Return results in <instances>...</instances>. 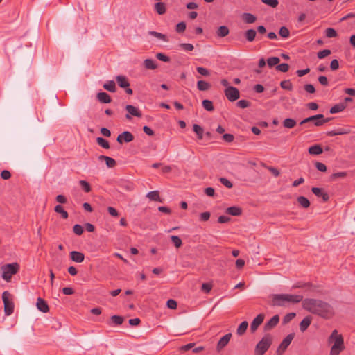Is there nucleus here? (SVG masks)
<instances>
[{
  "label": "nucleus",
  "instance_id": "obj_1",
  "mask_svg": "<svg viewBox=\"0 0 355 355\" xmlns=\"http://www.w3.org/2000/svg\"><path fill=\"white\" fill-rule=\"evenodd\" d=\"M302 305L304 310L326 320L334 315L333 306L319 299L306 298L302 301Z\"/></svg>",
  "mask_w": 355,
  "mask_h": 355
},
{
  "label": "nucleus",
  "instance_id": "obj_2",
  "mask_svg": "<svg viewBox=\"0 0 355 355\" xmlns=\"http://www.w3.org/2000/svg\"><path fill=\"white\" fill-rule=\"evenodd\" d=\"M303 300L302 295L274 294L272 296L271 303L274 306H284L287 303L297 304Z\"/></svg>",
  "mask_w": 355,
  "mask_h": 355
},
{
  "label": "nucleus",
  "instance_id": "obj_3",
  "mask_svg": "<svg viewBox=\"0 0 355 355\" xmlns=\"http://www.w3.org/2000/svg\"><path fill=\"white\" fill-rule=\"evenodd\" d=\"M329 343H334L330 351V355H339L345 349L343 336L338 334L337 330H334L328 338Z\"/></svg>",
  "mask_w": 355,
  "mask_h": 355
},
{
  "label": "nucleus",
  "instance_id": "obj_4",
  "mask_svg": "<svg viewBox=\"0 0 355 355\" xmlns=\"http://www.w3.org/2000/svg\"><path fill=\"white\" fill-rule=\"evenodd\" d=\"M2 278L6 282H10L12 275H15L19 270V265L17 263L6 264L1 268Z\"/></svg>",
  "mask_w": 355,
  "mask_h": 355
},
{
  "label": "nucleus",
  "instance_id": "obj_5",
  "mask_svg": "<svg viewBox=\"0 0 355 355\" xmlns=\"http://www.w3.org/2000/svg\"><path fill=\"white\" fill-rule=\"evenodd\" d=\"M272 344V338L270 335H266L257 344L255 347L256 355H263Z\"/></svg>",
  "mask_w": 355,
  "mask_h": 355
},
{
  "label": "nucleus",
  "instance_id": "obj_6",
  "mask_svg": "<svg viewBox=\"0 0 355 355\" xmlns=\"http://www.w3.org/2000/svg\"><path fill=\"white\" fill-rule=\"evenodd\" d=\"M10 293L8 291H4L2 294V300L4 304V311L6 315H11L14 311V303L9 300Z\"/></svg>",
  "mask_w": 355,
  "mask_h": 355
},
{
  "label": "nucleus",
  "instance_id": "obj_7",
  "mask_svg": "<svg viewBox=\"0 0 355 355\" xmlns=\"http://www.w3.org/2000/svg\"><path fill=\"white\" fill-rule=\"evenodd\" d=\"M294 336V334H290L282 341L276 351L277 355H282L284 353L293 340Z\"/></svg>",
  "mask_w": 355,
  "mask_h": 355
},
{
  "label": "nucleus",
  "instance_id": "obj_8",
  "mask_svg": "<svg viewBox=\"0 0 355 355\" xmlns=\"http://www.w3.org/2000/svg\"><path fill=\"white\" fill-rule=\"evenodd\" d=\"M225 95L230 101H235L240 97V93L237 88L229 86L224 91Z\"/></svg>",
  "mask_w": 355,
  "mask_h": 355
},
{
  "label": "nucleus",
  "instance_id": "obj_9",
  "mask_svg": "<svg viewBox=\"0 0 355 355\" xmlns=\"http://www.w3.org/2000/svg\"><path fill=\"white\" fill-rule=\"evenodd\" d=\"M125 110L128 112V114L125 115V118L128 120H130L132 119L131 116H134L139 118L142 116V113L139 110V109L132 105H126Z\"/></svg>",
  "mask_w": 355,
  "mask_h": 355
},
{
  "label": "nucleus",
  "instance_id": "obj_10",
  "mask_svg": "<svg viewBox=\"0 0 355 355\" xmlns=\"http://www.w3.org/2000/svg\"><path fill=\"white\" fill-rule=\"evenodd\" d=\"M134 139L133 135L129 131H124L121 134H119L116 138V141L120 144L123 142L129 143Z\"/></svg>",
  "mask_w": 355,
  "mask_h": 355
},
{
  "label": "nucleus",
  "instance_id": "obj_11",
  "mask_svg": "<svg viewBox=\"0 0 355 355\" xmlns=\"http://www.w3.org/2000/svg\"><path fill=\"white\" fill-rule=\"evenodd\" d=\"M265 315L263 313H260L257 315V317L253 320L250 324V331L252 333H254L257 331L258 327L262 324L263 322Z\"/></svg>",
  "mask_w": 355,
  "mask_h": 355
},
{
  "label": "nucleus",
  "instance_id": "obj_12",
  "mask_svg": "<svg viewBox=\"0 0 355 355\" xmlns=\"http://www.w3.org/2000/svg\"><path fill=\"white\" fill-rule=\"evenodd\" d=\"M232 338V334L228 333L223 336L218 342L216 349L218 352H220L230 342Z\"/></svg>",
  "mask_w": 355,
  "mask_h": 355
},
{
  "label": "nucleus",
  "instance_id": "obj_13",
  "mask_svg": "<svg viewBox=\"0 0 355 355\" xmlns=\"http://www.w3.org/2000/svg\"><path fill=\"white\" fill-rule=\"evenodd\" d=\"M311 191L318 198H322L323 202H327L329 200V196L324 189L319 187H312Z\"/></svg>",
  "mask_w": 355,
  "mask_h": 355
},
{
  "label": "nucleus",
  "instance_id": "obj_14",
  "mask_svg": "<svg viewBox=\"0 0 355 355\" xmlns=\"http://www.w3.org/2000/svg\"><path fill=\"white\" fill-rule=\"evenodd\" d=\"M279 321V317L278 315H274L270 318L264 325V329L268 331L276 327Z\"/></svg>",
  "mask_w": 355,
  "mask_h": 355
},
{
  "label": "nucleus",
  "instance_id": "obj_15",
  "mask_svg": "<svg viewBox=\"0 0 355 355\" xmlns=\"http://www.w3.org/2000/svg\"><path fill=\"white\" fill-rule=\"evenodd\" d=\"M37 308L42 313L49 311V307L47 302L41 297H38L36 303Z\"/></svg>",
  "mask_w": 355,
  "mask_h": 355
},
{
  "label": "nucleus",
  "instance_id": "obj_16",
  "mask_svg": "<svg viewBox=\"0 0 355 355\" xmlns=\"http://www.w3.org/2000/svg\"><path fill=\"white\" fill-rule=\"evenodd\" d=\"M70 257L73 261L76 263H82L85 259L84 254L78 251L71 252Z\"/></svg>",
  "mask_w": 355,
  "mask_h": 355
},
{
  "label": "nucleus",
  "instance_id": "obj_17",
  "mask_svg": "<svg viewBox=\"0 0 355 355\" xmlns=\"http://www.w3.org/2000/svg\"><path fill=\"white\" fill-rule=\"evenodd\" d=\"M322 118H324V115L322 114L313 115V116H311L304 119V120H302L300 122V124L302 125V124H304L306 123L313 122L314 125H315V123L318 121H320V119H322Z\"/></svg>",
  "mask_w": 355,
  "mask_h": 355
},
{
  "label": "nucleus",
  "instance_id": "obj_18",
  "mask_svg": "<svg viewBox=\"0 0 355 355\" xmlns=\"http://www.w3.org/2000/svg\"><path fill=\"white\" fill-rule=\"evenodd\" d=\"M312 321L311 316L305 317L300 323V329L302 332H304L310 326Z\"/></svg>",
  "mask_w": 355,
  "mask_h": 355
},
{
  "label": "nucleus",
  "instance_id": "obj_19",
  "mask_svg": "<svg viewBox=\"0 0 355 355\" xmlns=\"http://www.w3.org/2000/svg\"><path fill=\"white\" fill-rule=\"evenodd\" d=\"M116 80L118 85L121 88H126L130 86L128 78L124 76H117Z\"/></svg>",
  "mask_w": 355,
  "mask_h": 355
},
{
  "label": "nucleus",
  "instance_id": "obj_20",
  "mask_svg": "<svg viewBox=\"0 0 355 355\" xmlns=\"http://www.w3.org/2000/svg\"><path fill=\"white\" fill-rule=\"evenodd\" d=\"M308 152L310 155H318L323 153V149L319 144L311 146L309 148Z\"/></svg>",
  "mask_w": 355,
  "mask_h": 355
},
{
  "label": "nucleus",
  "instance_id": "obj_21",
  "mask_svg": "<svg viewBox=\"0 0 355 355\" xmlns=\"http://www.w3.org/2000/svg\"><path fill=\"white\" fill-rule=\"evenodd\" d=\"M225 212L227 214L231 215V216H239L241 215L242 209H241V208H240L239 207L232 206V207H228L226 209Z\"/></svg>",
  "mask_w": 355,
  "mask_h": 355
},
{
  "label": "nucleus",
  "instance_id": "obj_22",
  "mask_svg": "<svg viewBox=\"0 0 355 355\" xmlns=\"http://www.w3.org/2000/svg\"><path fill=\"white\" fill-rule=\"evenodd\" d=\"M98 159L101 161L105 160V164L108 168H113L116 164V161L113 158L105 155H100L98 157Z\"/></svg>",
  "mask_w": 355,
  "mask_h": 355
},
{
  "label": "nucleus",
  "instance_id": "obj_23",
  "mask_svg": "<svg viewBox=\"0 0 355 355\" xmlns=\"http://www.w3.org/2000/svg\"><path fill=\"white\" fill-rule=\"evenodd\" d=\"M124 321V318L120 315H112L110 318V321L108 322L110 326H118L121 325Z\"/></svg>",
  "mask_w": 355,
  "mask_h": 355
},
{
  "label": "nucleus",
  "instance_id": "obj_24",
  "mask_svg": "<svg viewBox=\"0 0 355 355\" xmlns=\"http://www.w3.org/2000/svg\"><path fill=\"white\" fill-rule=\"evenodd\" d=\"M97 99L103 103H109L112 101V98L106 92H99L97 94Z\"/></svg>",
  "mask_w": 355,
  "mask_h": 355
},
{
  "label": "nucleus",
  "instance_id": "obj_25",
  "mask_svg": "<svg viewBox=\"0 0 355 355\" xmlns=\"http://www.w3.org/2000/svg\"><path fill=\"white\" fill-rule=\"evenodd\" d=\"M150 200L162 202L158 191H153L148 193L146 196Z\"/></svg>",
  "mask_w": 355,
  "mask_h": 355
},
{
  "label": "nucleus",
  "instance_id": "obj_26",
  "mask_svg": "<svg viewBox=\"0 0 355 355\" xmlns=\"http://www.w3.org/2000/svg\"><path fill=\"white\" fill-rule=\"evenodd\" d=\"M230 33L229 28L226 26H220L216 31V35L219 37L227 36Z\"/></svg>",
  "mask_w": 355,
  "mask_h": 355
},
{
  "label": "nucleus",
  "instance_id": "obj_27",
  "mask_svg": "<svg viewBox=\"0 0 355 355\" xmlns=\"http://www.w3.org/2000/svg\"><path fill=\"white\" fill-rule=\"evenodd\" d=\"M243 20L246 24H252L256 21L257 17L251 13H243L242 15Z\"/></svg>",
  "mask_w": 355,
  "mask_h": 355
},
{
  "label": "nucleus",
  "instance_id": "obj_28",
  "mask_svg": "<svg viewBox=\"0 0 355 355\" xmlns=\"http://www.w3.org/2000/svg\"><path fill=\"white\" fill-rule=\"evenodd\" d=\"M248 322L247 321L242 322L239 324V326L238 327V328L236 329L237 335L239 336L243 335L245 333V331L248 329Z\"/></svg>",
  "mask_w": 355,
  "mask_h": 355
},
{
  "label": "nucleus",
  "instance_id": "obj_29",
  "mask_svg": "<svg viewBox=\"0 0 355 355\" xmlns=\"http://www.w3.org/2000/svg\"><path fill=\"white\" fill-rule=\"evenodd\" d=\"M349 131L345 128H339L337 130H334L331 131H328L327 132V135L328 136H336V135H341L349 133Z\"/></svg>",
  "mask_w": 355,
  "mask_h": 355
},
{
  "label": "nucleus",
  "instance_id": "obj_30",
  "mask_svg": "<svg viewBox=\"0 0 355 355\" xmlns=\"http://www.w3.org/2000/svg\"><path fill=\"white\" fill-rule=\"evenodd\" d=\"M54 211L56 213L61 214V216L63 219H67L69 217V214H68L67 211H65L63 207L60 205H56L54 207Z\"/></svg>",
  "mask_w": 355,
  "mask_h": 355
},
{
  "label": "nucleus",
  "instance_id": "obj_31",
  "mask_svg": "<svg viewBox=\"0 0 355 355\" xmlns=\"http://www.w3.org/2000/svg\"><path fill=\"white\" fill-rule=\"evenodd\" d=\"M346 107V105L344 103H339L334 105L330 109L331 114H336L342 112Z\"/></svg>",
  "mask_w": 355,
  "mask_h": 355
},
{
  "label": "nucleus",
  "instance_id": "obj_32",
  "mask_svg": "<svg viewBox=\"0 0 355 355\" xmlns=\"http://www.w3.org/2000/svg\"><path fill=\"white\" fill-rule=\"evenodd\" d=\"M299 205L303 208H308L310 206V201L304 196H299L297 198Z\"/></svg>",
  "mask_w": 355,
  "mask_h": 355
},
{
  "label": "nucleus",
  "instance_id": "obj_33",
  "mask_svg": "<svg viewBox=\"0 0 355 355\" xmlns=\"http://www.w3.org/2000/svg\"><path fill=\"white\" fill-rule=\"evenodd\" d=\"M155 9L159 15H163L166 12V6L162 2H157L155 4Z\"/></svg>",
  "mask_w": 355,
  "mask_h": 355
},
{
  "label": "nucleus",
  "instance_id": "obj_34",
  "mask_svg": "<svg viewBox=\"0 0 355 355\" xmlns=\"http://www.w3.org/2000/svg\"><path fill=\"white\" fill-rule=\"evenodd\" d=\"M193 130L196 133L198 139L203 138L204 130L201 126L198 124H194L193 125Z\"/></svg>",
  "mask_w": 355,
  "mask_h": 355
},
{
  "label": "nucleus",
  "instance_id": "obj_35",
  "mask_svg": "<svg viewBox=\"0 0 355 355\" xmlns=\"http://www.w3.org/2000/svg\"><path fill=\"white\" fill-rule=\"evenodd\" d=\"M202 107L205 110L209 112H212L214 110V107L213 105L212 101L205 99L202 102Z\"/></svg>",
  "mask_w": 355,
  "mask_h": 355
},
{
  "label": "nucleus",
  "instance_id": "obj_36",
  "mask_svg": "<svg viewBox=\"0 0 355 355\" xmlns=\"http://www.w3.org/2000/svg\"><path fill=\"white\" fill-rule=\"evenodd\" d=\"M256 31L254 29H248L245 33V36L248 42H252L256 37Z\"/></svg>",
  "mask_w": 355,
  "mask_h": 355
},
{
  "label": "nucleus",
  "instance_id": "obj_37",
  "mask_svg": "<svg viewBox=\"0 0 355 355\" xmlns=\"http://www.w3.org/2000/svg\"><path fill=\"white\" fill-rule=\"evenodd\" d=\"M283 125L287 128H293L296 125V121L291 118H287L284 120Z\"/></svg>",
  "mask_w": 355,
  "mask_h": 355
},
{
  "label": "nucleus",
  "instance_id": "obj_38",
  "mask_svg": "<svg viewBox=\"0 0 355 355\" xmlns=\"http://www.w3.org/2000/svg\"><path fill=\"white\" fill-rule=\"evenodd\" d=\"M96 142L99 146H101L103 148L109 149L110 148L108 141H107L103 137H97Z\"/></svg>",
  "mask_w": 355,
  "mask_h": 355
},
{
  "label": "nucleus",
  "instance_id": "obj_39",
  "mask_svg": "<svg viewBox=\"0 0 355 355\" xmlns=\"http://www.w3.org/2000/svg\"><path fill=\"white\" fill-rule=\"evenodd\" d=\"M197 87L200 91H206L209 89L210 85L205 80H198L197 83Z\"/></svg>",
  "mask_w": 355,
  "mask_h": 355
},
{
  "label": "nucleus",
  "instance_id": "obj_40",
  "mask_svg": "<svg viewBox=\"0 0 355 355\" xmlns=\"http://www.w3.org/2000/svg\"><path fill=\"white\" fill-rule=\"evenodd\" d=\"M103 87L110 92H114L116 91V85L113 80H110L105 83Z\"/></svg>",
  "mask_w": 355,
  "mask_h": 355
},
{
  "label": "nucleus",
  "instance_id": "obj_41",
  "mask_svg": "<svg viewBox=\"0 0 355 355\" xmlns=\"http://www.w3.org/2000/svg\"><path fill=\"white\" fill-rule=\"evenodd\" d=\"M148 34L150 35H152V36H154V37H157L159 40H163L164 42H168V41L167 37L164 34H162V33H158V32H156V31H149Z\"/></svg>",
  "mask_w": 355,
  "mask_h": 355
},
{
  "label": "nucleus",
  "instance_id": "obj_42",
  "mask_svg": "<svg viewBox=\"0 0 355 355\" xmlns=\"http://www.w3.org/2000/svg\"><path fill=\"white\" fill-rule=\"evenodd\" d=\"M280 86L282 89L291 91L293 89V85L290 80H283L280 83Z\"/></svg>",
  "mask_w": 355,
  "mask_h": 355
},
{
  "label": "nucleus",
  "instance_id": "obj_43",
  "mask_svg": "<svg viewBox=\"0 0 355 355\" xmlns=\"http://www.w3.org/2000/svg\"><path fill=\"white\" fill-rule=\"evenodd\" d=\"M79 184L80 186L81 187L82 189L86 192V193H89L91 191L92 189H91V186L90 184L85 180H80L79 181Z\"/></svg>",
  "mask_w": 355,
  "mask_h": 355
},
{
  "label": "nucleus",
  "instance_id": "obj_44",
  "mask_svg": "<svg viewBox=\"0 0 355 355\" xmlns=\"http://www.w3.org/2000/svg\"><path fill=\"white\" fill-rule=\"evenodd\" d=\"M279 62L280 59L278 57H270L267 60L268 67H277Z\"/></svg>",
  "mask_w": 355,
  "mask_h": 355
},
{
  "label": "nucleus",
  "instance_id": "obj_45",
  "mask_svg": "<svg viewBox=\"0 0 355 355\" xmlns=\"http://www.w3.org/2000/svg\"><path fill=\"white\" fill-rule=\"evenodd\" d=\"M296 316L295 313H289L286 314L282 319V324H286L290 322Z\"/></svg>",
  "mask_w": 355,
  "mask_h": 355
},
{
  "label": "nucleus",
  "instance_id": "obj_46",
  "mask_svg": "<svg viewBox=\"0 0 355 355\" xmlns=\"http://www.w3.org/2000/svg\"><path fill=\"white\" fill-rule=\"evenodd\" d=\"M171 239L174 245L178 248L181 247L182 245L181 239L178 236L173 235L171 236Z\"/></svg>",
  "mask_w": 355,
  "mask_h": 355
},
{
  "label": "nucleus",
  "instance_id": "obj_47",
  "mask_svg": "<svg viewBox=\"0 0 355 355\" xmlns=\"http://www.w3.org/2000/svg\"><path fill=\"white\" fill-rule=\"evenodd\" d=\"M279 34L283 38H288L289 37L290 32L286 26H282L279 29Z\"/></svg>",
  "mask_w": 355,
  "mask_h": 355
},
{
  "label": "nucleus",
  "instance_id": "obj_48",
  "mask_svg": "<svg viewBox=\"0 0 355 355\" xmlns=\"http://www.w3.org/2000/svg\"><path fill=\"white\" fill-rule=\"evenodd\" d=\"M325 35L329 38H332L337 36V33L333 28H327L325 30Z\"/></svg>",
  "mask_w": 355,
  "mask_h": 355
},
{
  "label": "nucleus",
  "instance_id": "obj_49",
  "mask_svg": "<svg viewBox=\"0 0 355 355\" xmlns=\"http://www.w3.org/2000/svg\"><path fill=\"white\" fill-rule=\"evenodd\" d=\"M346 176H347V173L345 171H341V172L333 173L331 175L330 179H331V180H335L337 178H344Z\"/></svg>",
  "mask_w": 355,
  "mask_h": 355
},
{
  "label": "nucleus",
  "instance_id": "obj_50",
  "mask_svg": "<svg viewBox=\"0 0 355 355\" xmlns=\"http://www.w3.org/2000/svg\"><path fill=\"white\" fill-rule=\"evenodd\" d=\"M239 107L246 108L250 106V103L247 100H240L236 103Z\"/></svg>",
  "mask_w": 355,
  "mask_h": 355
},
{
  "label": "nucleus",
  "instance_id": "obj_51",
  "mask_svg": "<svg viewBox=\"0 0 355 355\" xmlns=\"http://www.w3.org/2000/svg\"><path fill=\"white\" fill-rule=\"evenodd\" d=\"M261 1L272 8H276L279 4L278 0H261Z\"/></svg>",
  "mask_w": 355,
  "mask_h": 355
},
{
  "label": "nucleus",
  "instance_id": "obj_52",
  "mask_svg": "<svg viewBox=\"0 0 355 355\" xmlns=\"http://www.w3.org/2000/svg\"><path fill=\"white\" fill-rule=\"evenodd\" d=\"M73 231L74 232V234H76V235H81L83 232V227L79 225V224H76L73 227Z\"/></svg>",
  "mask_w": 355,
  "mask_h": 355
},
{
  "label": "nucleus",
  "instance_id": "obj_53",
  "mask_svg": "<svg viewBox=\"0 0 355 355\" xmlns=\"http://www.w3.org/2000/svg\"><path fill=\"white\" fill-rule=\"evenodd\" d=\"M186 29V24L184 21L180 22L176 25L175 31L180 33H183Z\"/></svg>",
  "mask_w": 355,
  "mask_h": 355
},
{
  "label": "nucleus",
  "instance_id": "obj_54",
  "mask_svg": "<svg viewBox=\"0 0 355 355\" xmlns=\"http://www.w3.org/2000/svg\"><path fill=\"white\" fill-rule=\"evenodd\" d=\"M331 54V51L329 49H324L318 53V58L322 59Z\"/></svg>",
  "mask_w": 355,
  "mask_h": 355
},
{
  "label": "nucleus",
  "instance_id": "obj_55",
  "mask_svg": "<svg viewBox=\"0 0 355 355\" xmlns=\"http://www.w3.org/2000/svg\"><path fill=\"white\" fill-rule=\"evenodd\" d=\"M156 58L165 62H168L170 61V58L167 56L166 55L162 53H158L156 55Z\"/></svg>",
  "mask_w": 355,
  "mask_h": 355
},
{
  "label": "nucleus",
  "instance_id": "obj_56",
  "mask_svg": "<svg viewBox=\"0 0 355 355\" xmlns=\"http://www.w3.org/2000/svg\"><path fill=\"white\" fill-rule=\"evenodd\" d=\"M221 184L225 186L227 188L230 189L233 187L232 183L225 178H220L219 179Z\"/></svg>",
  "mask_w": 355,
  "mask_h": 355
},
{
  "label": "nucleus",
  "instance_id": "obj_57",
  "mask_svg": "<svg viewBox=\"0 0 355 355\" xmlns=\"http://www.w3.org/2000/svg\"><path fill=\"white\" fill-rule=\"evenodd\" d=\"M180 46L185 51H191L193 50V46L191 44L183 43L180 44Z\"/></svg>",
  "mask_w": 355,
  "mask_h": 355
},
{
  "label": "nucleus",
  "instance_id": "obj_58",
  "mask_svg": "<svg viewBox=\"0 0 355 355\" xmlns=\"http://www.w3.org/2000/svg\"><path fill=\"white\" fill-rule=\"evenodd\" d=\"M315 166L319 171L325 172L327 171L326 165L322 162H316Z\"/></svg>",
  "mask_w": 355,
  "mask_h": 355
},
{
  "label": "nucleus",
  "instance_id": "obj_59",
  "mask_svg": "<svg viewBox=\"0 0 355 355\" xmlns=\"http://www.w3.org/2000/svg\"><path fill=\"white\" fill-rule=\"evenodd\" d=\"M166 305L171 309H176L178 304L175 300L170 299L167 301Z\"/></svg>",
  "mask_w": 355,
  "mask_h": 355
},
{
  "label": "nucleus",
  "instance_id": "obj_60",
  "mask_svg": "<svg viewBox=\"0 0 355 355\" xmlns=\"http://www.w3.org/2000/svg\"><path fill=\"white\" fill-rule=\"evenodd\" d=\"M210 216L211 214L209 211L202 212L200 215V220L204 222L207 221L210 218Z\"/></svg>",
  "mask_w": 355,
  "mask_h": 355
},
{
  "label": "nucleus",
  "instance_id": "obj_61",
  "mask_svg": "<svg viewBox=\"0 0 355 355\" xmlns=\"http://www.w3.org/2000/svg\"><path fill=\"white\" fill-rule=\"evenodd\" d=\"M223 139L225 141L230 143L234 141V137L232 134L226 133L223 135Z\"/></svg>",
  "mask_w": 355,
  "mask_h": 355
},
{
  "label": "nucleus",
  "instance_id": "obj_62",
  "mask_svg": "<svg viewBox=\"0 0 355 355\" xmlns=\"http://www.w3.org/2000/svg\"><path fill=\"white\" fill-rule=\"evenodd\" d=\"M195 345L194 343H190L187 345H182L180 347V349L182 352H187L191 349H192Z\"/></svg>",
  "mask_w": 355,
  "mask_h": 355
},
{
  "label": "nucleus",
  "instance_id": "obj_63",
  "mask_svg": "<svg viewBox=\"0 0 355 355\" xmlns=\"http://www.w3.org/2000/svg\"><path fill=\"white\" fill-rule=\"evenodd\" d=\"M304 88L306 92L310 93V94H313L315 92L314 86L311 84L305 85Z\"/></svg>",
  "mask_w": 355,
  "mask_h": 355
},
{
  "label": "nucleus",
  "instance_id": "obj_64",
  "mask_svg": "<svg viewBox=\"0 0 355 355\" xmlns=\"http://www.w3.org/2000/svg\"><path fill=\"white\" fill-rule=\"evenodd\" d=\"M11 177V173L8 170H3L1 173V178L3 180H8Z\"/></svg>",
  "mask_w": 355,
  "mask_h": 355
}]
</instances>
